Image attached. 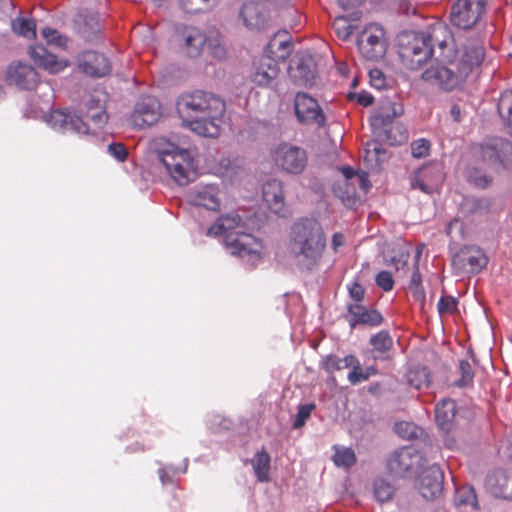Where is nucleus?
Masks as SVG:
<instances>
[{"instance_id": "obj_1", "label": "nucleus", "mask_w": 512, "mask_h": 512, "mask_svg": "<svg viewBox=\"0 0 512 512\" xmlns=\"http://www.w3.org/2000/svg\"><path fill=\"white\" fill-rule=\"evenodd\" d=\"M177 111L183 124L199 136L216 138L220 134L226 105L218 96L196 90L182 94L177 102Z\"/></svg>"}, {"instance_id": "obj_2", "label": "nucleus", "mask_w": 512, "mask_h": 512, "mask_svg": "<svg viewBox=\"0 0 512 512\" xmlns=\"http://www.w3.org/2000/svg\"><path fill=\"white\" fill-rule=\"evenodd\" d=\"M326 244V234L316 219L300 218L291 226L288 249L301 270L311 272L318 267Z\"/></svg>"}, {"instance_id": "obj_3", "label": "nucleus", "mask_w": 512, "mask_h": 512, "mask_svg": "<svg viewBox=\"0 0 512 512\" xmlns=\"http://www.w3.org/2000/svg\"><path fill=\"white\" fill-rule=\"evenodd\" d=\"M243 227L242 218L238 214L227 213L217 219L206 235H224L226 249L232 255L246 259L254 267L262 259L264 247L261 240L240 230Z\"/></svg>"}, {"instance_id": "obj_4", "label": "nucleus", "mask_w": 512, "mask_h": 512, "mask_svg": "<svg viewBox=\"0 0 512 512\" xmlns=\"http://www.w3.org/2000/svg\"><path fill=\"white\" fill-rule=\"evenodd\" d=\"M447 32L446 27L438 26L432 32H403L398 35V54L404 66L411 70L421 68L433 55L434 45H445L438 35Z\"/></svg>"}, {"instance_id": "obj_5", "label": "nucleus", "mask_w": 512, "mask_h": 512, "mask_svg": "<svg viewBox=\"0 0 512 512\" xmlns=\"http://www.w3.org/2000/svg\"><path fill=\"white\" fill-rule=\"evenodd\" d=\"M157 154L158 160L177 184L185 186L196 178L194 155L189 149L169 144L167 148L159 150Z\"/></svg>"}, {"instance_id": "obj_6", "label": "nucleus", "mask_w": 512, "mask_h": 512, "mask_svg": "<svg viewBox=\"0 0 512 512\" xmlns=\"http://www.w3.org/2000/svg\"><path fill=\"white\" fill-rule=\"evenodd\" d=\"M272 160L277 168L288 174H300L307 166V153L290 143H281L272 152Z\"/></svg>"}, {"instance_id": "obj_7", "label": "nucleus", "mask_w": 512, "mask_h": 512, "mask_svg": "<svg viewBox=\"0 0 512 512\" xmlns=\"http://www.w3.org/2000/svg\"><path fill=\"white\" fill-rule=\"evenodd\" d=\"M475 153L482 163L504 168L512 156V143L501 137H490L476 145Z\"/></svg>"}, {"instance_id": "obj_8", "label": "nucleus", "mask_w": 512, "mask_h": 512, "mask_svg": "<svg viewBox=\"0 0 512 512\" xmlns=\"http://www.w3.org/2000/svg\"><path fill=\"white\" fill-rule=\"evenodd\" d=\"M485 0H456L451 7L450 19L459 29L475 26L485 12Z\"/></svg>"}, {"instance_id": "obj_9", "label": "nucleus", "mask_w": 512, "mask_h": 512, "mask_svg": "<svg viewBox=\"0 0 512 512\" xmlns=\"http://www.w3.org/2000/svg\"><path fill=\"white\" fill-rule=\"evenodd\" d=\"M422 79L428 83L438 85L443 90L450 91L465 81L457 63L451 61L448 65L436 64L422 73Z\"/></svg>"}, {"instance_id": "obj_10", "label": "nucleus", "mask_w": 512, "mask_h": 512, "mask_svg": "<svg viewBox=\"0 0 512 512\" xmlns=\"http://www.w3.org/2000/svg\"><path fill=\"white\" fill-rule=\"evenodd\" d=\"M294 110L297 120L300 123L318 127L325 125L326 117L318 101L304 92H298L294 99Z\"/></svg>"}, {"instance_id": "obj_11", "label": "nucleus", "mask_w": 512, "mask_h": 512, "mask_svg": "<svg viewBox=\"0 0 512 512\" xmlns=\"http://www.w3.org/2000/svg\"><path fill=\"white\" fill-rule=\"evenodd\" d=\"M385 32L378 25H368L358 39V48L368 60L380 59L386 51Z\"/></svg>"}, {"instance_id": "obj_12", "label": "nucleus", "mask_w": 512, "mask_h": 512, "mask_svg": "<svg viewBox=\"0 0 512 512\" xmlns=\"http://www.w3.org/2000/svg\"><path fill=\"white\" fill-rule=\"evenodd\" d=\"M6 80L8 84L23 90H33L40 83L37 70L30 64L21 61L9 64L6 71Z\"/></svg>"}, {"instance_id": "obj_13", "label": "nucleus", "mask_w": 512, "mask_h": 512, "mask_svg": "<svg viewBox=\"0 0 512 512\" xmlns=\"http://www.w3.org/2000/svg\"><path fill=\"white\" fill-rule=\"evenodd\" d=\"M485 57L484 44L480 39L467 41L455 59L457 66L467 78L475 69L480 67Z\"/></svg>"}, {"instance_id": "obj_14", "label": "nucleus", "mask_w": 512, "mask_h": 512, "mask_svg": "<svg viewBox=\"0 0 512 512\" xmlns=\"http://www.w3.org/2000/svg\"><path fill=\"white\" fill-rule=\"evenodd\" d=\"M161 115L158 100L151 96L141 98L131 114V122L137 128H145L156 123Z\"/></svg>"}, {"instance_id": "obj_15", "label": "nucleus", "mask_w": 512, "mask_h": 512, "mask_svg": "<svg viewBox=\"0 0 512 512\" xmlns=\"http://www.w3.org/2000/svg\"><path fill=\"white\" fill-rule=\"evenodd\" d=\"M29 56L33 62L49 74H57L68 66V61L58 58L43 45H34L29 49Z\"/></svg>"}, {"instance_id": "obj_16", "label": "nucleus", "mask_w": 512, "mask_h": 512, "mask_svg": "<svg viewBox=\"0 0 512 512\" xmlns=\"http://www.w3.org/2000/svg\"><path fill=\"white\" fill-rule=\"evenodd\" d=\"M346 319L352 329L357 325L375 327L383 322V317L377 310L369 309L361 303L347 304Z\"/></svg>"}, {"instance_id": "obj_17", "label": "nucleus", "mask_w": 512, "mask_h": 512, "mask_svg": "<svg viewBox=\"0 0 512 512\" xmlns=\"http://www.w3.org/2000/svg\"><path fill=\"white\" fill-rule=\"evenodd\" d=\"M419 458V453L415 448L405 446L391 454L387 462V467L392 474L403 476L413 468Z\"/></svg>"}, {"instance_id": "obj_18", "label": "nucleus", "mask_w": 512, "mask_h": 512, "mask_svg": "<svg viewBox=\"0 0 512 512\" xmlns=\"http://www.w3.org/2000/svg\"><path fill=\"white\" fill-rule=\"evenodd\" d=\"M78 67L81 72L91 77H103L111 70L109 60L95 51L83 52L78 58Z\"/></svg>"}, {"instance_id": "obj_19", "label": "nucleus", "mask_w": 512, "mask_h": 512, "mask_svg": "<svg viewBox=\"0 0 512 512\" xmlns=\"http://www.w3.org/2000/svg\"><path fill=\"white\" fill-rule=\"evenodd\" d=\"M207 42V35L197 27L186 26L180 32V47L190 57L199 56Z\"/></svg>"}, {"instance_id": "obj_20", "label": "nucleus", "mask_w": 512, "mask_h": 512, "mask_svg": "<svg viewBox=\"0 0 512 512\" xmlns=\"http://www.w3.org/2000/svg\"><path fill=\"white\" fill-rule=\"evenodd\" d=\"M279 75V67L270 55L262 56L255 64L251 80L259 86H270Z\"/></svg>"}, {"instance_id": "obj_21", "label": "nucleus", "mask_w": 512, "mask_h": 512, "mask_svg": "<svg viewBox=\"0 0 512 512\" xmlns=\"http://www.w3.org/2000/svg\"><path fill=\"white\" fill-rule=\"evenodd\" d=\"M262 196L270 211L280 216L285 215V198L280 181L276 179L267 181L263 185Z\"/></svg>"}, {"instance_id": "obj_22", "label": "nucleus", "mask_w": 512, "mask_h": 512, "mask_svg": "<svg viewBox=\"0 0 512 512\" xmlns=\"http://www.w3.org/2000/svg\"><path fill=\"white\" fill-rule=\"evenodd\" d=\"M219 191L214 185H207L194 189L188 194V201L191 205L204 207L211 211H218L221 206Z\"/></svg>"}, {"instance_id": "obj_23", "label": "nucleus", "mask_w": 512, "mask_h": 512, "mask_svg": "<svg viewBox=\"0 0 512 512\" xmlns=\"http://www.w3.org/2000/svg\"><path fill=\"white\" fill-rule=\"evenodd\" d=\"M443 473L439 466L432 465L420 476V493L426 499L435 498L442 490Z\"/></svg>"}, {"instance_id": "obj_24", "label": "nucleus", "mask_w": 512, "mask_h": 512, "mask_svg": "<svg viewBox=\"0 0 512 512\" xmlns=\"http://www.w3.org/2000/svg\"><path fill=\"white\" fill-rule=\"evenodd\" d=\"M454 263L461 266L470 273H478L486 267L488 258L479 248H466L458 253L453 260Z\"/></svg>"}, {"instance_id": "obj_25", "label": "nucleus", "mask_w": 512, "mask_h": 512, "mask_svg": "<svg viewBox=\"0 0 512 512\" xmlns=\"http://www.w3.org/2000/svg\"><path fill=\"white\" fill-rule=\"evenodd\" d=\"M289 75L298 85L308 86L316 78V63L311 56L300 57L295 65L290 66Z\"/></svg>"}, {"instance_id": "obj_26", "label": "nucleus", "mask_w": 512, "mask_h": 512, "mask_svg": "<svg viewBox=\"0 0 512 512\" xmlns=\"http://www.w3.org/2000/svg\"><path fill=\"white\" fill-rule=\"evenodd\" d=\"M441 170L436 165H426L411 177V187L424 193H430L435 184L441 182Z\"/></svg>"}, {"instance_id": "obj_27", "label": "nucleus", "mask_w": 512, "mask_h": 512, "mask_svg": "<svg viewBox=\"0 0 512 512\" xmlns=\"http://www.w3.org/2000/svg\"><path fill=\"white\" fill-rule=\"evenodd\" d=\"M240 16L245 26L249 29L264 28L267 21V13L264 8L255 2L245 3L241 9Z\"/></svg>"}, {"instance_id": "obj_28", "label": "nucleus", "mask_w": 512, "mask_h": 512, "mask_svg": "<svg viewBox=\"0 0 512 512\" xmlns=\"http://www.w3.org/2000/svg\"><path fill=\"white\" fill-rule=\"evenodd\" d=\"M488 483L496 497L512 501V475L498 471L489 478Z\"/></svg>"}, {"instance_id": "obj_29", "label": "nucleus", "mask_w": 512, "mask_h": 512, "mask_svg": "<svg viewBox=\"0 0 512 512\" xmlns=\"http://www.w3.org/2000/svg\"><path fill=\"white\" fill-rule=\"evenodd\" d=\"M456 415V403L451 399H444L435 407V419L442 430H450Z\"/></svg>"}, {"instance_id": "obj_30", "label": "nucleus", "mask_w": 512, "mask_h": 512, "mask_svg": "<svg viewBox=\"0 0 512 512\" xmlns=\"http://www.w3.org/2000/svg\"><path fill=\"white\" fill-rule=\"evenodd\" d=\"M369 343L373 348L372 352L374 353L373 358L375 360L388 359L387 354L393 347V339L388 331H379L370 338Z\"/></svg>"}, {"instance_id": "obj_31", "label": "nucleus", "mask_w": 512, "mask_h": 512, "mask_svg": "<svg viewBox=\"0 0 512 512\" xmlns=\"http://www.w3.org/2000/svg\"><path fill=\"white\" fill-rule=\"evenodd\" d=\"M405 379L410 387L418 390L427 388L431 382L428 368L421 365L411 367L405 374Z\"/></svg>"}, {"instance_id": "obj_32", "label": "nucleus", "mask_w": 512, "mask_h": 512, "mask_svg": "<svg viewBox=\"0 0 512 512\" xmlns=\"http://www.w3.org/2000/svg\"><path fill=\"white\" fill-rule=\"evenodd\" d=\"M270 463V455L264 449L257 452L252 458L251 465L259 482L269 481Z\"/></svg>"}, {"instance_id": "obj_33", "label": "nucleus", "mask_w": 512, "mask_h": 512, "mask_svg": "<svg viewBox=\"0 0 512 512\" xmlns=\"http://www.w3.org/2000/svg\"><path fill=\"white\" fill-rule=\"evenodd\" d=\"M497 108L508 133L512 136V91H505L501 94Z\"/></svg>"}, {"instance_id": "obj_34", "label": "nucleus", "mask_w": 512, "mask_h": 512, "mask_svg": "<svg viewBox=\"0 0 512 512\" xmlns=\"http://www.w3.org/2000/svg\"><path fill=\"white\" fill-rule=\"evenodd\" d=\"M385 155V150L378 141L367 142L364 148V160L373 168L378 167Z\"/></svg>"}, {"instance_id": "obj_35", "label": "nucleus", "mask_w": 512, "mask_h": 512, "mask_svg": "<svg viewBox=\"0 0 512 512\" xmlns=\"http://www.w3.org/2000/svg\"><path fill=\"white\" fill-rule=\"evenodd\" d=\"M345 367H351L347 378L350 384L356 385L358 383L367 381V375L364 373L358 358L352 354L345 356Z\"/></svg>"}, {"instance_id": "obj_36", "label": "nucleus", "mask_w": 512, "mask_h": 512, "mask_svg": "<svg viewBox=\"0 0 512 512\" xmlns=\"http://www.w3.org/2000/svg\"><path fill=\"white\" fill-rule=\"evenodd\" d=\"M334 455L332 457L337 467L350 468L356 463V455L351 448L335 445Z\"/></svg>"}, {"instance_id": "obj_37", "label": "nucleus", "mask_w": 512, "mask_h": 512, "mask_svg": "<svg viewBox=\"0 0 512 512\" xmlns=\"http://www.w3.org/2000/svg\"><path fill=\"white\" fill-rule=\"evenodd\" d=\"M291 43L288 41V39H284L277 43L276 36H274L270 42L267 44L265 48V52L267 55H270L274 58L279 59H286L291 51Z\"/></svg>"}, {"instance_id": "obj_38", "label": "nucleus", "mask_w": 512, "mask_h": 512, "mask_svg": "<svg viewBox=\"0 0 512 512\" xmlns=\"http://www.w3.org/2000/svg\"><path fill=\"white\" fill-rule=\"evenodd\" d=\"M86 118L93 121L95 124L102 125L107 122V114L104 106L100 100H95L93 97L88 103V109L85 114Z\"/></svg>"}, {"instance_id": "obj_39", "label": "nucleus", "mask_w": 512, "mask_h": 512, "mask_svg": "<svg viewBox=\"0 0 512 512\" xmlns=\"http://www.w3.org/2000/svg\"><path fill=\"white\" fill-rule=\"evenodd\" d=\"M373 492L376 499L383 503L392 499L395 488L391 483L383 478H378L374 481Z\"/></svg>"}, {"instance_id": "obj_40", "label": "nucleus", "mask_w": 512, "mask_h": 512, "mask_svg": "<svg viewBox=\"0 0 512 512\" xmlns=\"http://www.w3.org/2000/svg\"><path fill=\"white\" fill-rule=\"evenodd\" d=\"M455 503L458 506L477 507V496L472 486H462L456 490Z\"/></svg>"}, {"instance_id": "obj_41", "label": "nucleus", "mask_w": 512, "mask_h": 512, "mask_svg": "<svg viewBox=\"0 0 512 512\" xmlns=\"http://www.w3.org/2000/svg\"><path fill=\"white\" fill-rule=\"evenodd\" d=\"M71 114L63 110L52 111L47 119V123L54 129L62 132L68 131Z\"/></svg>"}, {"instance_id": "obj_42", "label": "nucleus", "mask_w": 512, "mask_h": 512, "mask_svg": "<svg viewBox=\"0 0 512 512\" xmlns=\"http://www.w3.org/2000/svg\"><path fill=\"white\" fill-rule=\"evenodd\" d=\"M12 29L15 33L26 38H34L36 36V25L31 19H16L12 22Z\"/></svg>"}, {"instance_id": "obj_43", "label": "nucleus", "mask_w": 512, "mask_h": 512, "mask_svg": "<svg viewBox=\"0 0 512 512\" xmlns=\"http://www.w3.org/2000/svg\"><path fill=\"white\" fill-rule=\"evenodd\" d=\"M460 378L455 382L458 387H467L473 384L474 371L471 364L467 360L459 362Z\"/></svg>"}, {"instance_id": "obj_44", "label": "nucleus", "mask_w": 512, "mask_h": 512, "mask_svg": "<svg viewBox=\"0 0 512 512\" xmlns=\"http://www.w3.org/2000/svg\"><path fill=\"white\" fill-rule=\"evenodd\" d=\"M467 179L469 182L480 188H486L492 182V177L483 173L476 167L467 170Z\"/></svg>"}, {"instance_id": "obj_45", "label": "nucleus", "mask_w": 512, "mask_h": 512, "mask_svg": "<svg viewBox=\"0 0 512 512\" xmlns=\"http://www.w3.org/2000/svg\"><path fill=\"white\" fill-rule=\"evenodd\" d=\"M316 408V405L313 403L303 404L298 407V411L293 422V428L299 429L303 427L310 418L312 411Z\"/></svg>"}, {"instance_id": "obj_46", "label": "nucleus", "mask_w": 512, "mask_h": 512, "mask_svg": "<svg viewBox=\"0 0 512 512\" xmlns=\"http://www.w3.org/2000/svg\"><path fill=\"white\" fill-rule=\"evenodd\" d=\"M457 300L453 296L443 295L437 304L440 315H451L457 310Z\"/></svg>"}, {"instance_id": "obj_47", "label": "nucleus", "mask_w": 512, "mask_h": 512, "mask_svg": "<svg viewBox=\"0 0 512 512\" xmlns=\"http://www.w3.org/2000/svg\"><path fill=\"white\" fill-rule=\"evenodd\" d=\"M431 144L427 139L420 138L411 143V152L414 158L420 159L429 155Z\"/></svg>"}, {"instance_id": "obj_48", "label": "nucleus", "mask_w": 512, "mask_h": 512, "mask_svg": "<svg viewBox=\"0 0 512 512\" xmlns=\"http://www.w3.org/2000/svg\"><path fill=\"white\" fill-rule=\"evenodd\" d=\"M333 29L340 39L347 40L352 34V26L345 17H337L333 21Z\"/></svg>"}, {"instance_id": "obj_49", "label": "nucleus", "mask_w": 512, "mask_h": 512, "mask_svg": "<svg viewBox=\"0 0 512 512\" xmlns=\"http://www.w3.org/2000/svg\"><path fill=\"white\" fill-rule=\"evenodd\" d=\"M395 432L404 439H413L417 437L418 428L410 422H398L395 424Z\"/></svg>"}, {"instance_id": "obj_50", "label": "nucleus", "mask_w": 512, "mask_h": 512, "mask_svg": "<svg viewBox=\"0 0 512 512\" xmlns=\"http://www.w3.org/2000/svg\"><path fill=\"white\" fill-rule=\"evenodd\" d=\"M322 367L328 373H333L335 371L342 370L346 368L345 357L339 358L336 355H328L324 358Z\"/></svg>"}, {"instance_id": "obj_51", "label": "nucleus", "mask_w": 512, "mask_h": 512, "mask_svg": "<svg viewBox=\"0 0 512 512\" xmlns=\"http://www.w3.org/2000/svg\"><path fill=\"white\" fill-rule=\"evenodd\" d=\"M386 133L392 145L401 144L408 138L406 130L400 124L393 125Z\"/></svg>"}, {"instance_id": "obj_52", "label": "nucleus", "mask_w": 512, "mask_h": 512, "mask_svg": "<svg viewBox=\"0 0 512 512\" xmlns=\"http://www.w3.org/2000/svg\"><path fill=\"white\" fill-rule=\"evenodd\" d=\"M376 285L385 292H389L394 287V279L389 271H380L375 276Z\"/></svg>"}, {"instance_id": "obj_53", "label": "nucleus", "mask_w": 512, "mask_h": 512, "mask_svg": "<svg viewBox=\"0 0 512 512\" xmlns=\"http://www.w3.org/2000/svg\"><path fill=\"white\" fill-rule=\"evenodd\" d=\"M108 153L117 161L124 162L128 157V151L122 143H111L107 147Z\"/></svg>"}, {"instance_id": "obj_54", "label": "nucleus", "mask_w": 512, "mask_h": 512, "mask_svg": "<svg viewBox=\"0 0 512 512\" xmlns=\"http://www.w3.org/2000/svg\"><path fill=\"white\" fill-rule=\"evenodd\" d=\"M42 35L48 43H53L58 46H63L66 43V39L62 37L55 29L49 27L44 28L42 30Z\"/></svg>"}, {"instance_id": "obj_55", "label": "nucleus", "mask_w": 512, "mask_h": 512, "mask_svg": "<svg viewBox=\"0 0 512 512\" xmlns=\"http://www.w3.org/2000/svg\"><path fill=\"white\" fill-rule=\"evenodd\" d=\"M68 131H73L79 134H87L89 128L87 124L79 116L71 115L69 120Z\"/></svg>"}, {"instance_id": "obj_56", "label": "nucleus", "mask_w": 512, "mask_h": 512, "mask_svg": "<svg viewBox=\"0 0 512 512\" xmlns=\"http://www.w3.org/2000/svg\"><path fill=\"white\" fill-rule=\"evenodd\" d=\"M348 292L354 303H361L363 301L365 296V289L359 282L355 281L350 284L348 286Z\"/></svg>"}, {"instance_id": "obj_57", "label": "nucleus", "mask_w": 512, "mask_h": 512, "mask_svg": "<svg viewBox=\"0 0 512 512\" xmlns=\"http://www.w3.org/2000/svg\"><path fill=\"white\" fill-rule=\"evenodd\" d=\"M206 44L208 46L210 54L213 57H215L217 59H222L225 57V55H226L225 48L219 43L218 39H209L208 38V42Z\"/></svg>"}, {"instance_id": "obj_58", "label": "nucleus", "mask_w": 512, "mask_h": 512, "mask_svg": "<svg viewBox=\"0 0 512 512\" xmlns=\"http://www.w3.org/2000/svg\"><path fill=\"white\" fill-rule=\"evenodd\" d=\"M396 116V112L394 111L392 115L384 114L383 112L377 113L373 116L371 120V125L374 127L386 126L391 123L393 117Z\"/></svg>"}, {"instance_id": "obj_59", "label": "nucleus", "mask_w": 512, "mask_h": 512, "mask_svg": "<svg viewBox=\"0 0 512 512\" xmlns=\"http://www.w3.org/2000/svg\"><path fill=\"white\" fill-rule=\"evenodd\" d=\"M372 85L381 88L384 85L385 79L383 73L378 69H372L369 72Z\"/></svg>"}, {"instance_id": "obj_60", "label": "nucleus", "mask_w": 512, "mask_h": 512, "mask_svg": "<svg viewBox=\"0 0 512 512\" xmlns=\"http://www.w3.org/2000/svg\"><path fill=\"white\" fill-rule=\"evenodd\" d=\"M422 285L421 274L419 272L418 261L415 263L414 270L412 272L409 288Z\"/></svg>"}, {"instance_id": "obj_61", "label": "nucleus", "mask_w": 512, "mask_h": 512, "mask_svg": "<svg viewBox=\"0 0 512 512\" xmlns=\"http://www.w3.org/2000/svg\"><path fill=\"white\" fill-rule=\"evenodd\" d=\"M345 243V237L342 233H334L332 236V247L335 251Z\"/></svg>"}, {"instance_id": "obj_62", "label": "nucleus", "mask_w": 512, "mask_h": 512, "mask_svg": "<svg viewBox=\"0 0 512 512\" xmlns=\"http://www.w3.org/2000/svg\"><path fill=\"white\" fill-rule=\"evenodd\" d=\"M413 297L417 301H424L425 291L422 285L409 288Z\"/></svg>"}, {"instance_id": "obj_63", "label": "nucleus", "mask_w": 512, "mask_h": 512, "mask_svg": "<svg viewBox=\"0 0 512 512\" xmlns=\"http://www.w3.org/2000/svg\"><path fill=\"white\" fill-rule=\"evenodd\" d=\"M374 98L369 93H359L357 95V102L363 106H369L373 103Z\"/></svg>"}, {"instance_id": "obj_64", "label": "nucleus", "mask_w": 512, "mask_h": 512, "mask_svg": "<svg viewBox=\"0 0 512 512\" xmlns=\"http://www.w3.org/2000/svg\"><path fill=\"white\" fill-rule=\"evenodd\" d=\"M451 116L455 122L461 121V108L458 105H453L450 110Z\"/></svg>"}]
</instances>
